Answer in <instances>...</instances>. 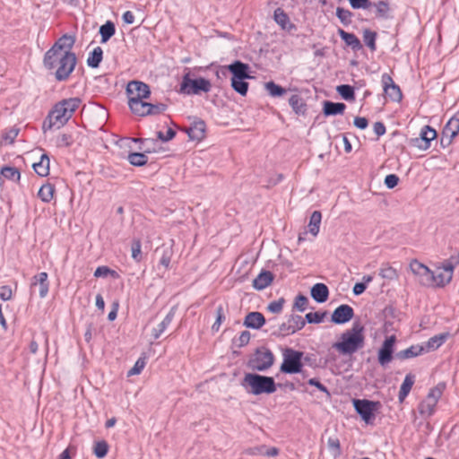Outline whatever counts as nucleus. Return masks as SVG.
Masks as SVG:
<instances>
[{"label": "nucleus", "instance_id": "f257e3e1", "mask_svg": "<svg viewBox=\"0 0 459 459\" xmlns=\"http://www.w3.org/2000/svg\"><path fill=\"white\" fill-rule=\"evenodd\" d=\"M74 44V37L64 35L44 55V67L54 74L58 82L67 80L75 68L77 58L75 54L71 52Z\"/></svg>", "mask_w": 459, "mask_h": 459}, {"label": "nucleus", "instance_id": "f03ea898", "mask_svg": "<svg viewBox=\"0 0 459 459\" xmlns=\"http://www.w3.org/2000/svg\"><path fill=\"white\" fill-rule=\"evenodd\" d=\"M364 326L354 323L350 330L342 334V341L333 344V347L342 354H352L364 346Z\"/></svg>", "mask_w": 459, "mask_h": 459}, {"label": "nucleus", "instance_id": "7ed1b4c3", "mask_svg": "<svg viewBox=\"0 0 459 459\" xmlns=\"http://www.w3.org/2000/svg\"><path fill=\"white\" fill-rule=\"evenodd\" d=\"M241 385L247 393L254 395L273 394L276 391V385L273 377L254 373H247Z\"/></svg>", "mask_w": 459, "mask_h": 459}, {"label": "nucleus", "instance_id": "20e7f679", "mask_svg": "<svg viewBox=\"0 0 459 459\" xmlns=\"http://www.w3.org/2000/svg\"><path fill=\"white\" fill-rule=\"evenodd\" d=\"M212 84L209 80L200 77L192 79L190 73L187 72L182 78L180 84V92L187 95H197L201 91L208 92L211 91Z\"/></svg>", "mask_w": 459, "mask_h": 459}, {"label": "nucleus", "instance_id": "39448f33", "mask_svg": "<svg viewBox=\"0 0 459 459\" xmlns=\"http://www.w3.org/2000/svg\"><path fill=\"white\" fill-rule=\"evenodd\" d=\"M282 355L283 361L280 368L281 372L286 374H296L301 372L303 366L301 362L303 352L287 348L283 351Z\"/></svg>", "mask_w": 459, "mask_h": 459}, {"label": "nucleus", "instance_id": "423d86ee", "mask_svg": "<svg viewBox=\"0 0 459 459\" xmlns=\"http://www.w3.org/2000/svg\"><path fill=\"white\" fill-rule=\"evenodd\" d=\"M274 361L273 354L267 349H258L250 359L248 366L253 370L265 371L270 368Z\"/></svg>", "mask_w": 459, "mask_h": 459}, {"label": "nucleus", "instance_id": "0eeeda50", "mask_svg": "<svg viewBox=\"0 0 459 459\" xmlns=\"http://www.w3.org/2000/svg\"><path fill=\"white\" fill-rule=\"evenodd\" d=\"M410 270L417 278L418 282L425 287H432L434 281V272L428 266L414 259L410 263Z\"/></svg>", "mask_w": 459, "mask_h": 459}, {"label": "nucleus", "instance_id": "6e6552de", "mask_svg": "<svg viewBox=\"0 0 459 459\" xmlns=\"http://www.w3.org/2000/svg\"><path fill=\"white\" fill-rule=\"evenodd\" d=\"M379 403L368 400H353V405L356 411L360 415L362 420L367 423H372L375 419L374 412L377 410Z\"/></svg>", "mask_w": 459, "mask_h": 459}, {"label": "nucleus", "instance_id": "1a4fd4ad", "mask_svg": "<svg viewBox=\"0 0 459 459\" xmlns=\"http://www.w3.org/2000/svg\"><path fill=\"white\" fill-rule=\"evenodd\" d=\"M459 133V111L452 117L445 126L441 135V145L443 147L451 144L453 139Z\"/></svg>", "mask_w": 459, "mask_h": 459}, {"label": "nucleus", "instance_id": "9d476101", "mask_svg": "<svg viewBox=\"0 0 459 459\" xmlns=\"http://www.w3.org/2000/svg\"><path fill=\"white\" fill-rule=\"evenodd\" d=\"M70 118V114H68V112L63 107V105L60 102H58L48 115V128H52L53 126L60 128Z\"/></svg>", "mask_w": 459, "mask_h": 459}, {"label": "nucleus", "instance_id": "9b49d317", "mask_svg": "<svg viewBox=\"0 0 459 459\" xmlns=\"http://www.w3.org/2000/svg\"><path fill=\"white\" fill-rule=\"evenodd\" d=\"M396 342L395 335L388 336L383 342L381 348L378 351V363L385 367L390 363L393 359L394 346Z\"/></svg>", "mask_w": 459, "mask_h": 459}, {"label": "nucleus", "instance_id": "f8f14e48", "mask_svg": "<svg viewBox=\"0 0 459 459\" xmlns=\"http://www.w3.org/2000/svg\"><path fill=\"white\" fill-rule=\"evenodd\" d=\"M126 93L128 95V100L131 98L136 100L148 99L151 94V91L150 87L146 83L139 81H132L128 82L126 86Z\"/></svg>", "mask_w": 459, "mask_h": 459}, {"label": "nucleus", "instance_id": "ddd939ff", "mask_svg": "<svg viewBox=\"0 0 459 459\" xmlns=\"http://www.w3.org/2000/svg\"><path fill=\"white\" fill-rule=\"evenodd\" d=\"M353 316V308L349 305L343 304L334 309L331 320L334 324L342 325L349 322Z\"/></svg>", "mask_w": 459, "mask_h": 459}, {"label": "nucleus", "instance_id": "4468645a", "mask_svg": "<svg viewBox=\"0 0 459 459\" xmlns=\"http://www.w3.org/2000/svg\"><path fill=\"white\" fill-rule=\"evenodd\" d=\"M382 83L384 85V91L394 101H400L402 100V91L398 85H396L391 76L387 74L382 75Z\"/></svg>", "mask_w": 459, "mask_h": 459}, {"label": "nucleus", "instance_id": "2eb2a0df", "mask_svg": "<svg viewBox=\"0 0 459 459\" xmlns=\"http://www.w3.org/2000/svg\"><path fill=\"white\" fill-rule=\"evenodd\" d=\"M229 71L232 74L231 78L238 80H245L251 78L248 74L249 66L241 61H235L228 66Z\"/></svg>", "mask_w": 459, "mask_h": 459}, {"label": "nucleus", "instance_id": "dca6fc26", "mask_svg": "<svg viewBox=\"0 0 459 459\" xmlns=\"http://www.w3.org/2000/svg\"><path fill=\"white\" fill-rule=\"evenodd\" d=\"M265 324V318L260 312H249L244 318L243 325L247 328L258 330Z\"/></svg>", "mask_w": 459, "mask_h": 459}, {"label": "nucleus", "instance_id": "f3484780", "mask_svg": "<svg viewBox=\"0 0 459 459\" xmlns=\"http://www.w3.org/2000/svg\"><path fill=\"white\" fill-rule=\"evenodd\" d=\"M186 133L189 138L194 141H200L204 137L205 124L203 120H198L193 123V125L186 129Z\"/></svg>", "mask_w": 459, "mask_h": 459}, {"label": "nucleus", "instance_id": "a211bd4d", "mask_svg": "<svg viewBox=\"0 0 459 459\" xmlns=\"http://www.w3.org/2000/svg\"><path fill=\"white\" fill-rule=\"evenodd\" d=\"M273 274L271 272L263 271L254 279L253 287L257 290H262L273 282Z\"/></svg>", "mask_w": 459, "mask_h": 459}, {"label": "nucleus", "instance_id": "6ab92c4d", "mask_svg": "<svg viewBox=\"0 0 459 459\" xmlns=\"http://www.w3.org/2000/svg\"><path fill=\"white\" fill-rule=\"evenodd\" d=\"M425 351L426 349L422 345H411L409 348L397 352L395 357L401 360L409 359L421 355Z\"/></svg>", "mask_w": 459, "mask_h": 459}, {"label": "nucleus", "instance_id": "aec40b11", "mask_svg": "<svg viewBox=\"0 0 459 459\" xmlns=\"http://www.w3.org/2000/svg\"><path fill=\"white\" fill-rule=\"evenodd\" d=\"M311 297L318 303H324L328 299L329 290L324 283H316L310 290Z\"/></svg>", "mask_w": 459, "mask_h": 459}, {"label": "nucleus", "instance_id": "412c9836", "mask_svg": "<svg viewBox=\"0 0 459 459\" xmlns=\"http://www.w3.org/2000/svg\"><path fill=\"white\" fill-rule=\"evenodd\" d=\"M144 99H134L128 100V106L133 113L135 115L144 117L147 116L146 110H148L149 102L143 101Z\"/></svg>", "mask_w": 459, "mask_h": 459}, {"label": "nucleus", "instance_id": "4be33fe9", "mask_svg": "<svg viewBox=\"0 0 459 459\" xmlns=\"http://www.w3.org/2000/svg\"><path fill=\"white\" fill-rule=\"evenodd\" d=\"M346 106L341 102L325 101L323 111L325 116L341 115L344 112Z\"/></svg>", "mask_w": 459, "mask_h": 459}, {"label": "nucleus", "instance_id": "5701e85b", "mask_svg": "<svg viewBox=\"0 0 459 459\" xmlns=\"http://www.w3.org/2000/svg\"><path fill=\"white\" fill-rule=\"evenodd\" d=\"M338 34L340 35L341 39L354 50L360 49L362 48V45L358 39V37L350 32H346L345 30L339 29Z\"/></svg>", "mask_w": 459, "mask_h": 459}, {"label": "nucleus", "instance_id": "b1692460", "mask_svg": "<svg viewBox=\"0 0 459 459\" xmlns=\"http://www.w3.org/2000/svg\"><path fill=\"white\" fill-rule=\"evenodd\" d=\"M156 252L160 254V264L164 266L165 269H168L173 255L172 246L164 244L157 248Z\"/></svg>", "mask_w": 459, "mask_h": 459}, {"label": "nucleus", "instance_id": "393cba45", "mask_svg": "<svg viewBox=\"0 0 459 459\" xmlns=\"http://www.w3.org/2000/svg\"><path fill=\"white\" fill-rule=\"evenodd\" d=\"M174 309L172 308L168 315L165 316V318L158 325L157 327L153 328L152 330V336L154 339H158L167 329V327L171 324L173 318H174Z\"/></svg>", "mask_w": 459, "mask_h": 459}, {"label": "nucleus", "instance_id": "a878e982", "mask_svg": "<svg viewBox=\"0 0 459 459\" xmlns=\"http://www.w3.org/2000/svg\"><path fill=\"white\" fill-rule=\"evenodd\" d=\"M33 285H39V296L45 298L48 292V273H40L34 276Z\"/></svg>", "mask_w": 459, "mask_h": 459}, {"label": "nucleus", "instance_id": "bb28decb", "mask_svg": "<svg viewBox=\"0 0 459 459\" xmlns=\"http://www.w3.org/2000/svg\"><path fill=\"white\" fill-rule=\"evenodd\" d=\"M35 172L40 177H46L49 173V158L43 154L39 162L33 164Z\"/></svg>", "mask_w": 459, "mask_h": 459}, {"label": "nucleus", "instance_id": "cd10ccee", "mask_svg": "<svg viewBox=\"0 0 459 459\" xmlns=\"http://www.w3.org/2000/svg\"><path fill=\"white\" fill-rule=\"evenodd\" d=\"M414 384V377L411 374L406 375L399 391L398 399L402 403L409 394Z\"/></svg>", "mask_w": 459, "mask_h": 459}, {"label": "nucleus", "instance_id": "c85d7f7f", "mask_svg": "<svg viewBox=\"0 0 459 459\" xmlns=\"http://www.w3.org/2000/svg\"><path fill=\"white\" fill-rule=\"evenodd\" d=\"M437 402L434 400L429 399V397H426L424 401H422L419 405V412L422 416L429 417L431 416L434 411L437 405Z\"/></svg>", "mask_w": 459, "mask_h": 459}, {"label": "nucleus", "instance_id": "c756f323", "mask_svg": "<svg viewBox=\"0 0 459 459\" xmlns=\"http://www.w3.org/2000/svg\"><path fill=\"white\" fill-rule=\"evenodd\" d=\"M448 333H440L431 337L426 343L425 351H434L439 348L446 340Z\"/></svg>", "mask_w": 459, "mask_h": 459}, {"label": "nucleus", "instance_id": "7c9ffc66", "mask_svg": "<svg viewBox=\"0 0 459 459\" xmlns=\"http://www.w3.org/2000/svg\"><path fill=\"white\" fill-rule=\"evenodd\" d=\"M322 220L321 212L318 211L313 212V213L310 216L308 229L309 232L314 236H317L319 232L320 223Z\"/></svg>", "mask_w": 459, "mask_h": 459}, {"label": "nucleus", "instance_id": "2f4dec72", "mask_svg": "<svg viewBox=\"0 0 459 459\" xmlns=\"http://www.w3.org/2000/svg\"><path fill=\"white\" fill-rule=\"evenodd\" d=\"M0 176L2 178H4L11 181L18 182L20 180L21 173L14 167L6 166L1 169Z\"/></svg>", "mask_w": 459, "mask_h": 459}, {"label": "nucleus", "instance_id": "473e14b6", "mask_svg": "<svg viewBox=\"0 0 459 459\" xmlns=\"http://www.w3.org/2000/svg\"><path fill=\"white\" fill-rule=\"evenodd\" d=\"M103 51L100 47L95 48L87 58V65L90 67L97 68L102 60Z\"/></svg>", "mask_w": 459, "mask_h": 459}, {"label": "nucleus", "instance_id": "72a5a7b5", "mask_svg": "<svg viewBox=\"0 0 459 459\" xmlns=\"http://www.w3.org/2000/svg\"><path fill=\"white\" fill-rule=\"evenodd\" d=\"M452 280L451 273H446L445 271H440L434 273V281L433 286L443 287L448 284Z\"/></svg>", "mask_w": 459, "mask_h": 459}, {"label": "nucleus", "instance_id": "f704fd0d", "mask_svg": "<svg viewBox=\"0 0 459 459\" xmlns=\"http://www.w3.org/2000/svg\"><path fill=\"white\" fill-rule=\"evenodd\" d=\"M55 187L51 184L43 185L38 193L39 197L45 203H48L53 199Z\"/></svg>", "mask_w": 459, "mask_h": 459}, {"label": "nucleus", "instance_id": "c9c22d12", "mask_svg": "<svg viewBox=\"0 0 459 459\" xmlns=\"http://www.w3.org/2000/svg\"><path fill=\"white\" fill-rule=\"evenodd\" d=\"M129 163L133 166H143L148 162V157L142 152H131L127 156Z\"/></svg>", "mask_w": 459, "mask_h": 459}, {"label": "nucleus", "instance_id": "e433bc0d", "mask_svg": "<svg viewBox=\"0 0 459 459\" xmlns=\"http://www.w3.org/2000/svg\"><path fill=\"white\" fill-rule=\"evenodd\" d=\"M101 42H107L115 34V25L111 22H107L100 28Z\"/></svg>", "mask_w": 459, "mask_h": 459}, {"label": "nucleus", "instance_id": "4c0bfd02", "mask_svg": "<svg viewBox=\"0 0 459 459\" xmlns=\"http://www.w3.org/2000/svg\"><path fill=\"white\" fill-rule=\"evenodd\" d=\"M289 103L292 109L297 113H304L305 112V103L302 100V98L299 95H292L290 100Z\"/></svg>", "mask_w": 459, "mask_h": 459}, {"label": "nucleus", "instance_id": "58836bf2", "mask_svg": "<svg viewBox=\"0 0 459 459\" xmlns=\"http://www.w3.org/2000/svg\"><path fill=\"white\" fill-rule=\"evenodd\" d=\"M273 18L276 23L279 24L282 29H286L290 23L288 15L281 8H277L274 11Z\"/></svg>", "mask_w": 459, "mask_h": 459}, {"label": "nucleus", "instance_id": "ea45409f", "mask_svg": "<svg viewBox=\"0 0 459 459\" xmlns=\"http://www.w3.org/2000/svg\"><path fill=\"white\" fill-rule=\"evenodd\" d=\"M264 88L272 97H280L286 92V90L284 88L274 83L273 82H266L264 84Z\"/></svg>", "mask_w": 459, "mask_h": 459}, {"label": "nucleus", "instance_id": "a19ab883", "mask_svg": "<svg viewBox=\"0 0 459 459\" xmlns=\"http://www.w3.org/2000/svg\"><path fill=\"white\" fill-rule=\"evenodd\" d=\"M336 91L345 100H354V90L351 86L348 84H342L337 86Z\"/></svg>", "mask_w": 459, "mask_h": 459}, {"label": "nucleus", "instance_id": "79ce46f5", "mask_svg": "<svg viewBox=\"0 0 459 459\" xmlns=\"http://www.w3.org/2000/svg\"><path fill=\"white\" fill-rule=\"evenodd\" d=\"M63 107L66 109L68 114L72 117L74 112L78 108L81 100L78 98H71L68 100H64L60 101Z\"/></svg>", "mask_w": 459, "mask_h": 459}, {"label": "nucleus", "instance_id": "37998d69", "mask_svg": "<svg viewBox=\"0 0 459 459\" xmlns=\"http://www.w3.org/2000/svg\"><path fill=\"white\" fill-rule=\"evenodd\" d=\"M376 39L377 33L368 29L363 30V40L365 44L371 49V51L376 50Z\"/></svg>", "mask_w": 459, "mask_h": 459}, {"label": "nucleus", "instance_id": "c03bdc74", "mask_svg": "<svg viewBox=\"0 0 459 459\" xmlns=\"http://www.w3.org/2000/svg\"><path fill=\"white\" fill-rule=\"evenodd\" d=\"M336 16L343 25H349L351 22L352 13L342 7H337Z\"/></svg>", "mask_w": 459, "mask_h": 459}, {"label": "nucleus", "instance_id": "a18cd8bd", "mask_svg": "<svg viewBox=\"0 0 459 459\" xmlns=\"http://www.w3.org/2000/svg\"><path fill=\"white\" fill-rule=\"evenodd\" d=\"M108 451V445L106 441L101 440L95 443L93 453L98 458H103L107 455Z\"/></svg>", "mask_w": 459, "mask_h": 459}, {"label": "nucleus", "instance_id": "49530a36", "mask_svg": "<svg viewBox=\"0 0 459 459\" xmlns=\"http://www.w3.org/2000/svg\"><path fill=\"white\" fill-rule=\"evenodd\" d=\"M446 388L445 383H438L435 387L431 388L427 395L431 400H434L435 402H438V400L441 398L443 392Z\"/></svg>", "mask_w": 459, "mask_h": 459}, {"label": "nucleus", "instance_id": "de8ad7c7", "mask_svg": "<svg viewBox=\"0 0 459 459\" xmlns=\"http://www.w3.org/2000/svg\"><path fill=\"white\" fill-rule=\"evenodd\" d=\"M231 87L240 95L245 96L248 90V83L245 80L231 78Z\"/></svg>", "mask_w": 459, "mask_h": 459}, {"label": "nucleus", "instance_id": "09e8293b", "mask_svg": "<svg viewBox=\"0 0 459 459\" xmlns=\"http://www.w3.org/2000/svg\"><path fill=\"white\" fill-rule=\"evenodd\" d=\"M419 137L430 144V142L437 137V132L429 126H425L422 127Z\"/></svg>", "mask_w": 459, "mask_h": 459}, {"label": "nucleus", "instance_id": "8fccbe9b", "mask_svg": "<svg viewBox=\"0 0 459 459\" xmlns=\"http://www.w3.org/2000/svg\"><path fill=\"white\" fill-rule=\"evenodd\" d=\"M294 333V329L292 328L290 322L287 320L286 322L281 324L278 327V330L274 331L273 333L278 336H286L289 334H292Z\"/></svg>", "mask_w": 459, "mask_h": 459}, {"label": "nucleus", "instance_id": "3c124183", "mask_svg": "<svg viewBox=\"0 0 459 459\" xmlns=\"http://www.w3.org/2000/svg\"><path fill=\"white\" fill-rule=\"evenodd\" d=\"M288 321L291 325L295 333L297 331L302 329L306 325V321L302 318L301 316H299V315H291L289 317Z\"/></svg>", "mask_w": 459, "mask_h": 459}, {"label": "nucleus", "instance_id": "603ef678", "mask_svg": "<svg viewBox=\"0 0 459 459\" xmlns=\"http://www.w3.org/2000/svg\"><path fill=\"white\" fill-rule=\"evenodd\" d=\"M379 275L389 281L397 279L398 277L397 271L389 265L382 267L379 271Z\"/></svg>", "mask_w": 459, "mask_h": 459}, {"label": "nucleus", "instance_id": "864d4df0", "mask_svg": "<svg viewBox=\"0 0 459 459\" xmlns=\"http://www.w3.org/2000/svg\"><path fill=\"white\" fill-rule=\"evenodd\" d=\"M167 109V105L163 103L152 104L149 103L147 116H155L163 113Z\"/></svg>", "mask_w": 459, "mask_h": 459}, {"label": "nucleus", "instance_id": "5fc2aeb1", "mask_svg": "<svg viewBox=\"0 0 459 459\" xmlns=\"http://www.w3.org/2000/svg\"><path fill=\"white\" fill-rule=\"evenodd\" d=\"M326 316V312L319 313V312H310L307 313L305 316V321L309 324H319L324 320V317Z\"/></svg>", "mask_w": 459, "mask_h": 459}, {"label": "nucleus", "instance_id": "6e6d98bb", "mask_svg": "<svg viewBox=\"0 0 459 459\" xmlns=\"http://www.w3.org/2000/svg\"><path fill=\"white\" fill-rule=\"evenodd\" d=\"M377 15L382 18H386L389 12V5L385 1H379L375 4Z\"/></svg>", "mask_w": 459, "mask_h": 459}, {"label": "nucleus", "instance_id": "4d7b16f0", "mask_svg": "<svg viewBox=\"0 0 459 459\" xmlns=\"http://www.w3.org/2000/svg\"><path fill=\"white\" fill-rule=\"evenodd\" d=\"M225 320V316L223 313V307L221 306H219L216 308V320L214 324L212 326V330L214 332H218L220 329V326L221 323Z\"/></svg>", "mask_w": 459, "mask_h": 459}, {"label": "nucleus", "instance_id": "13d9d810", "mask_svg": "<svg viewBox=\"0 0 459 459\" xmlns=\"http://www.w3.org/2000/svg\"><path fill=\"white\" fill-rule=\"evenodd\" d=\"M307 303V298L300 294L296 297L293 307L300 312H303L306 310Z\"/></svg>", "mask_w": 459, "mask_h": 459}, {"label": "nucleus", "instance_id": "bf43d9fd", "mask_svg": "<svg viewBox=\"0 0 459 459\" xmlns=\"http://www.w3.org/2000/svg\"><path fill=\"white\" fill-rule=\"evenodd\" d=\"M284 303H285L284 299L281 298L277 300L271 302L268 305L267 309H268V311H270L273 314H280L282 310Z\"/></svg>", "mask_w": 459, "mask_h": 459}, {"label": "nucleus", "instance_id": "052dcab7", "mask_svg": "<svg viewBox=\"0 0 459 459\" xmlns=\"http://www.w3.org/2000/svg\"><path fill=\"white\" fill-rule=\"evenodd\" d=\"M145 359L144 358H139L136 362L134 363V367L128 371V376H134L138 375L142 372L143 368L145 367Z\"/></svg>", "mask_w": 459, "mask_h": 459}, {"label": "nucleus", "instance_id": "680f3d73", "mask_svg": "<svg viewBox=\"0 0 459 459\" xmlns=\"http://www.w3.org/2000/svg\"><path fill=\"white\" fill-rule=\"evenodd\" d=\"M19 134V129L15 127L9 128L5 130V132L3 134V138L5 142L8 143H13L15 138L17 137Z\"/></svg>", "mask_w": 459, "mask_h": 459}, {"label": "nucleus", "instance_id": "e2e57ef3", "mask_svg": "<svg viewBox=\"0 0 459 459\" xmlns=\"http://www.w3.org/2000/svg\"><path fill=\"white\" fill-rule=\"evenodd\" d=\"M353 9H368L372 6L369 0H349Z\"/></svg>", "mask_w": 459, "mask_h": 459}, {"label": "nucleus", "instance_id": "0e129e2a", "mask_svg": "<svg viewBox=\"0 0 459 459\" xmlns=\"http://www.w3.org/2000/svg\"><path fill=\"white\" fill-rule=\"evenodd\" d=\"M175 135H176V132L171 128H169L168 131L166 132V134H163L160 131L157 132L158 139H160L162 142H169V141L172 140L175 137Z\"/></svg>", "mask_w": 459, "mask_h": 459}, {"label": "nucleus", "instance_id": "69168bd1", "mask_svg": "<svg viewBox=\"0 0 459 459\" xmlns=\"http://www.w3.org/2000/svg\"><path fill=\"white\" fill-rule=\"evenodd\" d=\"M411 143L412 146L419 148L420 150H427L429 148L430 144L428 143L425 140H422L420 137H416L411 139Z\"/></svg>", "mask_w": 459, "mask_h": 459}, {"label": "nucleus", "instance_id": "338daca9", "mask_svg": "<svg viewBox=\"0 0 459 459\" xmlns=\"http://www.w3.org/2000/svg\"><path fill=\"white\" fill-rule=\"evenodd\" d=\"M399 178L395 174H389L385 178V185L387 188L392 189L397 186Z\"/></svg>", "mask_w": 459, "mask_h": 459}, {"label": "nucleus", "instance_id": "774afa93", "mask_svg": "<svg viewBox=\"0 0 459 459\" xmlns=\"http://www.w3.org/2000/svg\"><path fill=\"white\" fill-rule=\"evenodd\" d=\"M250 341V333L248 331H243L238 340L236 341L238 347H243L247 345Z\"/></svg>", "mask_w": 459, "mask_h": 459}]
</instances>
